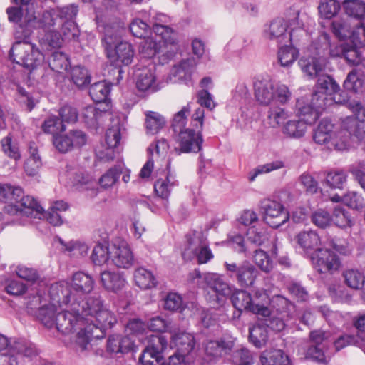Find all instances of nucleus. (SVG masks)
Instances as JSON below:
<instances>
[{
    "label": "nucleus",
    "instance_id": "obj_11",
    "mask_svg": "<svg viewBox=\"0 0 365 365\" xmlns=\"http://www.w3.org/2000/svg\"><path fill=\"white\" fill-rule=\"evenodd\" d=\"M187 247L182 253L185 260H190L197 256L200 264H205L213 258V254L200 232L187 235Z\"/></svg>",
    "mask_w": 365,
    "mask_h": 365
},
{
    "label": "nucleus",
    "instance_id": "obj_7",
    "mask_svg": "<svg viewBox=\"0 0 365 365\" xmlns=\"http://www.w3.org/2000/svg\"><path fill=\"white\" fill-rule=\"evenodd\" d=\"M361 127L357 120L348 116L341 120V128L336 131L329 142L327 148L337 150L348 148L352 138H361Z\"/></svg>",
    "mask_w": 365,
    "mask_h": 365
},
{
    "label": "nucleus",
    "instance_id": "obj_55",
    "mask_svg": "<svg viewBox=\"0 0 365 365\" xmlns=\"http://www.w3.org/2000/svg\"><path fill=\"white\" fill-rule=\"evenodd\" d=\"M197 64V61L195 58H187L173 68V73L179 78H186L190 76Z\"/></svg>",
    "mask_w": 365,
    "mask_h": 365
},
{
    "label": "nucleus",
    "instance_id": "obj_45",
    "mask_svg": "<svg viewBox=\"0 0 365 365\" xmlns=\"http://www.w3.org/2000/svg\"><path fill=\"white\" fill-rule=\"evenodd\" d=\"M56 302L51 300L49 304L43 305L40 307L36 313V317L45 327L48 328L53 327L56 324V317L57 310L56 307Z\"/></svg>",
    "mask_w": 365,
    "mask_h": 365
},
{
    "label": "nucleus",
    "instance_id": "obj_64",
    "mask_svg": "<svg viewBox=\"0 0 365 365\" xmlns=\"http://www.w3.org/2000/svg\"><path fill=\"white\" fill-rule=\"evenodd\" d=\"M346 179L347 175L344 170H332L327 173L326 182L331 187L342 189Z\"/></svg>",
    "mask_w": 365,
    "mask_h": 365
},
{
    "label": "nucleus",
    "instance_id": "obj_48",
    "mask_svg": "<svg viewBox=\"0 0 365 365\" xmlns=\"http://www.w3.org/2000/svg\"><path fill=\"white\" fill-rule=\"evenodd\" d=\"M232 303L239 311L250 312L252 296L245 290L236 289L231 295Z\"/></svg>",
    "mask_w": 365,
    "mask_h": 365
},
{
    "label": "nucleus",
    "instance_id": "obj_5",
    "mask_svg": "<svg viewBox=\"0 0 365 365\" xmlns=\"http://www.w3.org/2000/svg\"><path fill=\"white\" fill-rule=\"evenodd\" d=\"M339 84L328 75H320L318 77L313 93V101H316V106L326 108L332 103H342L346 101L340 93Z\"/></svg>",
    "mask_w": 365,
    "mask_h": 365
},
{
    "label": "nucleus",
    "instance_id": "obj_23",
    "mask_svg": "<svg viewBox=\"0 0 365 365\" xmlns=\"http://www.w3.org/2000/svg\"><path fill=\"white\" fill-rule=\"evenodd\" d=\"M41 14L27 10L24 21L16 29L14 36L16 40H28L34 29H41Z\"/></svg>",
    "mask_w": 365,
    "mask_h": 365
},
{
    "label": "nucleus",
    "instance_id": "obj_21",
    "mask_svg": "<svg viewBox=\"0 0 365 365\" xmlns=\"http://www.w3.org/2000/svg\"><path fill=\"white\" fill-rule=\"evenodd\" d=\"M110 259L118 268L128 269L134 262L133 252L125 241L115 242L110 245Z\"/></svg>",
    "mask_w": 365,
    "mask_h": 365
},
{
    "label": "nucleus",
    "instance_id": "obj_17",
    "mask_svg": "<svg viewBox=\"0 0 365 365\" xmlns=\"http://www.w3.org/2000/svg\"><path fill=\"white\" fill-rule=\"evenodd\" d=\"M175 141L178 144V147L175 149L178 154L197 153L200 150L202 143L201 131L198 130L196 132L193 129L187 128L175 135Z\"/></svg>",
    "mask_w": 365,
    "mask_h": 365
},
{
    "label": "nucleus",
    "instance_id": "obj_4",
    "mask_svg": "<svg viewBox=\"0 0 365 365\" xmlns=\"http://www.w3.org/2000/svg\"><path fill=\"white\" fill-rule=\"evenodd\" d=\"M9 56L14 62L31 71L38 68L44 63L43 54L36 45L27 40H16L10 50Z\"/></svg>",
    "mask_w": 365,
    "mask_h": 365
},
{
    "label": "nucleus",
    "instance_id": "obj_36",
    "mask_svg": "<svg viewBox=\"0 0 365 365\" xmlns=\"http://www.w3.org/2000/svg\"><path fill=\"white\" fill-rule=\"evenodd\" d=\"M292 113L279 106H271L267 115L268 125L273 128H277L286 123L291 117Z\"/></svg>",
    "mask_w": 365,
    "mask_h": 365
},
{
    "label": "nucleus",
    "instance_id": "obj_57",
    "mask_svg": "<svg viewBox=\"0 0 365 365\" xmlns=\"http://www.w3.org/2000/svg\"><path fill=\"white\" fill-rule=\"evenodd\" d=\"M177 185V182L171 178L168 175L165 179L158 180L155 185L154 189L156 194L163 199H167L172 189Z\"/></svg>",
    "mask_w": 365,
    "mask_h": 365
},
{
    "label": "nucleus",
    "instance_id": "obj_1",
    "mask_svg": "<svg viewBox=\"0 0 365 365\" xmlns=\"http://www.w3.org/2000/svg\"><path fill=\"white\" fill-rule=\"evenodd\" d=\"M79 302L80 314L86 324L84 329L87 334L81 336V332H78L75 343L78 350L84 351L91 339L103 338L106 330L111 328L117 319L110 310L104 307L98 295L88 296Z\"/></svg>",
    "mask_w": 365,
    "mask_h": 365
},
{
    "label": "nucleus",
    "instance_id": "obj_51",
    "mask_svg": "<svg viewBox=\"0 0 365 365\" xmlns=\"http://www.w3.org/2000/svg\"><path fill=\"white\" fill-rule=\"evenodd\" d=\"M110 91L108 84L105 81H98L91 85L89 88V95L94 101L101 103L106 101Z\"/></svg>",
    "mask_w": 365,
    "mask_h": 365
},
{
    "label": "nucleus",
    "instance_id": "obj_59",
    "mask_svg": "<svg viewBox=\"0 0 365 365\" xmlns=\"http://www.w3.org/2000/svg\"><path fill=\"white\" fill-rule=\"evenodd\" d=\"M51 69L56 72L61 73L66 71L68 66V58L63 52L55 51L52 53L48 61Z\"/></svg>",
    "mask_w": 365,
    "mask_h": 365
},
{
    "label": "nucleus",
    "instance_id": "obj_22",
    "mask_svg": "<svg viewBox=\"0 0 365 365\" xmlns=\"http://www.w3.org/2000/svg\"><path fill=\"white\" fill-rule=\"evenodd\" d=\"M170 47L168 42L162 40L158 43L153 37L145 38L140 43V53L144 58H150L158 54L164 58L163 61L170 59L174 56L177 51L171 55L168 53Z\"/></svg>",
    "mask_w": 365,
    "mask_h": 365
},
{
    "label": "nucleus",
    "instance_id": "obj_39",
    "mask_svg": "<svg viewBox=\"0 0 365 365\" xmlns=\"http://www.w3.org/2000/svg\"><path fill=\"white\" fill-rule=\"evenodd\" d=\"M355 24L351 18L336 19L331 24L332 32L340 40H350Z\"/></svg>",
    "mask_w": 365,
    "mask_h": 365
},
{
    "label": "nucleus",
    "instance_id": "obj_56",
    "mask_svg": "<svg viewBox=\"0 0 365 365\" xmlns=\"http://www.w3.org/2000/svg\"><path fill=\"white\" fill-rule=\"evenodd\" d=\"M331 218V222L341 228L350 227L354 224L349 212L340 206L335 207Z\"/></svg>",
    "mask_w": 365,
    "mask_h": 365
},
{
    "label": "nucleus",
    "instance_id": "obj_20",
    "mask_svg": "<svg viewBox=\"0 0 365 365\" xmlns=\"http://www.w3.org/2000/svg\"><path fill=\"white\" fill-rule=\"evenodd\" d=\"M58 283H66L68 285L71 297L73 296L77 302H79L81 296L90 293L93 289L95 281L91 275L83 272H77L73 274L71 283L65 281Z\"/></svg>",
    "mask_w": 365,
    "mask_h": 365
},
{
    "label": "nucleus",
    "instance_id": "obj_16",
    "mask_svg": "<svg viewBox=\"0 0 365 365\" xmlns=\"http://www.w3.org/2000/svg\"><path fill=\"white\" fill-rule=\"evenodd\" d=\"M311 259L314 268L320 273L336 271L341 262L338 256L329 249H317Z\"/></svg>",
    "mask_w": 365,
    "mask_h": 365
},
{
    "label": "nucleus",
    "instance_id": "obj_8",
    "mask_svg": "<svg viewBox=\"0 0 365 365\" xmlns=\"http://www.w3.org/2000/svg\"><path fill=\"white\" fill-rule=\"evenodd\" d=\"M9 345L0 350V365H18V355L31 357L36 354L35 346L24 339H8Z\"/></svg>",
    "mask_w": 365,
    "mask_h": 365
},
{
    "label": "nucleus",
    "instance_id": "obj_43",
    "mask_svg": "<svg viewBox=\"0 0 365 365\" xmlns=\"http://www.w3.org/2000/svg\"><path fill=\"white\" fill-rule=\"evenodd\" d=\"M163 307L165 309L170 311H180V312H185V314L192 316L196 314L198 311L197 307H194V304L192 303L190 304V307L195 309L194 312H190V307H182V297L176 294V293H169L167 294L166 297L164 299Z\"/></svg>",
    "mask_w": 365,
    "mask_h": 365
},
{
    "label": "nucleus",
    "instance_id": "obj_33",
    "mask_svg": "<svg viewBox=\"0 0 365 365\" xmlns=\"http://www.w3.org/2000/svg\"><path fill=\"white\" fill-rule=\"evenodd\" d=\"M205 281L207 286L219 295L226 297L231 294V287L220 274L208 273L205 276Z\"/></svg>",
    "mask_w": 365,
    "mask_h": 365
},
{
    "label": "nucleus",
    "instance_id": "obj_40",
    "mask_svg": "<svg viewBox=\"0 0 365 365\" xmlns=\"http://www.w3.org/2000/svg\"><path fill=\"white\" fill-rule=\"evenodd\" d=\"M28 148L29 157L24 163V171L29 176H35L41 166V160L34 142H30Z\"/></svg>",
    "mask_w": 365,
    "mask_h": 365
},
{
    "label": "nucleus",
    "instance_id": "obj_9",
    "mask_svg": "<svg viewBox=\"0 0 365 365\" xmlns=\"http://www.w3.org/2000/svg\"><path fill=\"white\" fill-rule=\"evenodd\" d=\"M4 211L10 215H19L34 219H41L43 209L36 200L30 195H21L15 199L13 204L4 207Z\"/></svg>",
    "mask_w": 365,
    "mask_h": 365
},
{
    "label": "nucleus",
    "instance_id": "obj_61",
    "mask_svg": "<svg viewBox=\"0 0 365 365\" xmlns=\"http://www.w3.org/2000/svg\"><path fill=\"white\" fill-rule=\"evenodd\" d=\"M253 260L256 265L263 272H269L273 268V263L269 256L261 249L255 250Z\"/></svg>",
    "mask_w": 365,
    "mask_h": 365
},
{
    "label": "nucleus",
    "instance_id": "obj_19",
    "mask_svg": "<svg viewBox=\"0 0 365 365\" xmlns=\"http://www.w3.org/2000/svg\"><path fill=\"white\" fill-rule=\"evenodd\" d=\"M86 140V135L83 131L73 130L67 134L54 135L53 143L59 152L66 153L74 147L83 146Z\"/></svg>",
    "mask_w": 365,
    "mask_h": 365
},
{
    "label": "nucleus",
    "instance_id": "obj_37",
    "mask_svg": "<svg viewBox=\"0 0 365 365\" xmlns=\"http://www.w3.org/2000/svg\"><path fill=\"white\" fill-rule=\"evenodd\" d=\"M172 339L177 352L180 354L187 356L195 347V338L191 334L185 332L175 334Z\"/></svg>",
    "mask_w": 365,
    "mask_h": 365
},
{
    "label": "nucleus",
    "instance_id": "obj_42",
    "mask_svg": "<svg viewBox=\"0 0 365 365\" xmlns=\"http://www.w3.org/2000/svg\"><path fill=\"white\" fill-rule=\"evenodd\" d=\"M135 284L141 289H150L157 286L158 281L153 274L144 267H138L134 272Z\"/></svg>",
    "mask_w": 365,
    "mask_h": 365
},
{
    "label": "nucleus",
    "instance_id": "obj_31",
    "mask_svg": "<svg viewBox=\"0 0 365 365\" xmlns=\"http://www.w3.org/2000/svg\"><path fill=\"white\" fill-rule=\"evenodd\" d=\"M334 125L330 120L327 118L322 119L314 133L313 138L315 143L327 146L329 142L332 139V136L336 132L334 131Z\"/></svg>",
    "mask_w": 365,
    "mask_h": 365
},
{
    "label": "nucleus",
    "instance_id": "obj_2",
    "mask_svg": "<svg viewBox=\"0 0 365 365\" xmlns=\"http://www.w3.org/2000/svg\"><path fill=\"white\" fill-rule=\"evenodd\" d=\"M51 300L56 302L59 306L63 304L68 305V309L58 312L56 317V328L65 335L73 334L71 338V344L76 351H81L77 349L75 343L76 336L78 332H81V336L87 334L84 327H86L85 322L80 314V302H77L73 296L71 298V289L66 283L53 284L49 289Z\"/></svg>",
    "mask_w": 365,
    "mask_h": 365
},
{
    "label": "nucleus",
    "instance_id": "obj_12",
    "mask_svg": "<svg viewBox=\"0 0 365 365\" xmlns=\"http://www.w3.org/2000/svg\"><path fill=\"white\" fill-rule=\"evenodd\" d=\"M224 265L228 275L235 277L237 284L243 287L252 286L258 275L257 269L247 261L240 264L225 262Z\"/></svg>",
    "mask_w": 365,
    "mask_h": 365
},
{
    "label": "nucleus",
    "instance_id": "obj_41",
    "mask_svg": "<svg viewBox=\"0 0 365 365\" xmlns=\"http://www.w3.org/2000/svg\"><path fill=\"white\" fill-rule=\"evenodd\" d=\"M133 341L128 336L120 335H112L108 339L107 349L111 353H126L129 351L133 346Z\"/></svg>",
    "mask_w": 365,
    "mask_h": 365
},
{
    "label": "nucleus",
    "instance_id": "obj_25",
    "mask_svg": "<svg viewBox=\"0 0 365 365\" xmlns=\"http://www.w3.org/2000/svg\"><path fill=\"white\" fill-rule=\"evenodd\" d=\"M233 347L234 340L232 339L210 340L205 344V352L212 359H218L230 354Z\"/></svg>",
    "mask_w": 365,
    "mask_h": 365
},
{
    "label": "nucleus",
    "instance_id": "obj_15",
    "mask_svg": "<svg viewBox=\"0 0 365 365\" xmlns=\"http://www.w3.org/2000/svg\"><path fill=\"white\" fill-rule=\"evenodd\" d=\"M135 85L138 91L155 93L162 88V85L157 79L155 65H149L138 68L135 73Z\"/></svg>",
    "mask_w": 365,
    "mask_h": 365
},
{
    "label": "nucleus",
    "instance_id": "obj_46",
    "mask_svg": "<svg viewBox=\"0 0 365 365\" xmlns=\"http://www.w3.org/2000/svg\"><path fill=\"white\" fill-rule=\"evenodd\" d=\"M166 124L165 118L159 113L145 112V128L148 134L158 133Z\"/></svg>",
    "mask_w": 365,
    "mask_h": 365
},
{
    "label": "nucleus",
    "instance_id": "obj_49",
    "mask_svg": "<svg viewBox=\"0 0 365 365\" xmlns=\"http://www.w3.org/2000/svg\"><path fill=\"white\" fill-rule=\"evenodd\" d=\"M346 284L351 289H360L365 282V277L362 272L355 269H349L343 272Z\"/></svg>",
    "mask_w": 365,
    "mask_h": 365
},
{
    "label": "nucleus",
    "instance_id": "obj_24",
    "mask_svg": "<svg viewBox=\"0 0 365 365\" xmlns=\"http://www.w3.org/2000/svg\"><path fill=\"white\" fill-rule=\"evenodd\" d=\"M315 104L316 101H313V94L310 100L301 98L297 101L296 108L297 114L307 123L311 124L314 123L319 118L321 110L325 109V108H318Z\"/></svg>",
    "mask_w": 365,
    "mask_h": 365
},
{
    "label": "nucleus",
    "instance_id": "obj_35",
    "mask_svg": "<svg viewBox=\"0 0 365 365\" xmlns=\"http://www.w3.org/2000/svg\"><path fill=\"white\" fill-rule=\"evenodd\" d=\"M101 282L106 289L114 292L122 289L125 284V279L120 273L110 271L101 272Z\"/></svg>",
    "mask_w": 365,
    "mask_h": 365
},
{
    "label": "nucleus",
    "instance_id": "obj_47",
    "mask_svg": "<svg viewBox=\"0 0 365 365\" xmlns=\"http://www.w3.org/2000/svg\"><path fill=\"white\" fill-rule=\"evenodd\" d=\"M346 14L349 16L363 21L365 19V4L359 0H346L344 2Z\"/></svg>",
    "mask_w": 365,
    "mask_h": 365
},
{
    "label": "nucleus",
    "instance_id": "obj_63",
    "mask_svg": "<svg viewBox=\"0 0 365 365\" xmlns=\"http://www.w3.org/2000/svg\"><path fill=\"white\" fill-rule=\"evenodd\" d=\"M41 128L44 133L52 134L53 136L56 135V134L58 132H63L66 130V127L62 121L54 115L46 118L43 121Z\"/></svg>",
    "mask_w": 365,
    "mask_h": 365
},
{
    "label": "nucleus",
    "instance_id": "obj_32",
    "mask_svg": "<svg viewBox=\"0 0 365 365\" xmlns=\"http://www.w3.org/2000/svg\"><path fill=\"white\" fill-rule=\"evenodd\" d=\"M297 244L307 252H314L320 245V238L318 234L313 230L300 232L297 236Z\"/></svg>",
    "mask_w": 365,
    "mask_h": 365
},
{
    "label": "nucleus",
    "instance_id": "obj_26",
    "mask_svg": "<svg viewBox=\"0 0 365 365\" xmlns=\"http://www.w3.org/2000/svg\"><path fill=\"white\" fill-rule=\"evenodd\" d=\"M287 22L283 18H277L264 26L263 36L269 41L282 42L287 38Z\"/></svg>",
    "mask_w": 365,
    "mask_h": 365
},
{
    "label": "nucleus",
    "instance_id": "obj_62",
    "mask_svg": "<svg viewBox=\"0 0 365 365\" xmlns=\"http://www.w3.org/2000/svg\"><path fill=\"white\" fill-rule=\"evenodd\" d=\"M269 239L268 234L262 229H257L252 227L247 232V241L248 245L262 246Z\"/></svg>",
    "mask_w": 365,
    "mask_h": 365
},
{
    "label": "nucleus",
    "instance_id": "obj_29",
    "mask_svg": "<svg viewBox=\"0 0 365 365\" xmlns=\"http://www.w3.org/2000/svg\"><path fill=\"white\" fill-rule=\"evenodd\" d=\"M307 130V123L302 119L288 120L282 127L283 135L292 139L303 138Z\"/></svg>",
    "mask_w": 365,
    "mask_h": 365
},
{
    "label": "nucleus",
    "instance_id": "obj_52",
    "mask_svg": "<svg viewBox=\"0 0 365 365\" xmlns=\"http://www.w3.org/2000/svg\"><path fill=\"white\" fill-rule=\"evenodd\" d=\"M364 83V76L361 70L353 69L347 76L344 83V86L354 92L362 88Z\"/></svg>",
    "mask_w": 365,
    "mask_h": 365
},
{
    "label": "nucleus",
    "instance_id": "obj_53",
    "mask_svg": "<svg viewBox=\"0 0 365 365\" xmlns=\"http://www.w3.org/2000/svg\"><path fill=\"white\" fill-rule=\"evenodd\" d=\"M168 341L162 335H151L148 339V344L144 350L148 351L157 356H163L167 349Z\"/></svg>",
    "mask_w": 365,
    "mask_h": 365
},
{
    "label": "nucleus",
    "instance_id": "obj_3",
    "mask_svg": "<svg viewBox=\"0 0 365 365\" xmlns=\"http://www.w3.org/2000/svg\"><path fill=\"white\" fill-rule=\"evenodd\" d=\"M254 94L257 102L262 106H269L273 102L287 104L292 97L288 86L271 79H257L254 83Z\"/></svg>",
    "mask_w": 365,
    "mask_h": 365
},
{
    "label": "nucleus",
    "instance_id": "obj_28",
    "mask_svg": "<svg viewBox=\"0 0 365 365\" xmlns=\"http://www.w3.org/2000/svg\"><path fill=\"white\" fill-rule=\"evenodd\" d=\"M269 303L270 299L267 292L263 289H256L252 297L250 312L259 318L266 317L269 314V309L267 307Z\"/></svg>",
    "mask_w": 365,
    "mask_h": 365
},
{
    "label": "nucleus",
    "instance_id": "obj_13",
    "mask_svg": "<svg viewBox=\"0 0 365 365\" xmlns=\"http://www.w3.org/2000/svg\"><path fill=\"white\" fill-rule=\"evenodd\" d=\"M331 333L322 329H317L311 331L309 334V341L311 343L310 346L307 349L306 356L319 363L327 364V359L324 347L329 341Z\"/></svg>",
    "mask_w": 365,
    "mask_h": 365
},
{
    "label": "nucleus",
    "instance_id": "obj_18",
    "mask_svg": "<svg viewBox=\"0 0 365 365\" xmlns=\"http://www.w3.org/2000/svg\"><path fill=\"white\" fill-rule=\"evenodd\" d=\"M168 21L169 18L167 16L158 14L154 17L153 29L156 36L168 43L170 47L168 53L171 55L174 51H178V46L177 34L170 27L165 25Z\"/></svg>",
    "mask_w": 365,
    "mask_h": 365
},
{
    "label": "nucleus",
    "instance_id": "obj_14",
    "mask_svg": "<svg viewBox=\"0 0 365 365\" xmlns=\"http://www.w3.org/2000/svg\"><path fill=\"white\" fill-rule=\"evenodd\" d=\"M261 208L264 213V220L272 227H279L289 218L288 212L277 201L264 200L262 202Z\"/></svg>",
    "mask_w": 365,
    "mask_h": 365
},
{
    "label": "nucleus",
    "instance_id": "obj_60",
    "mask_svg": "<svg viewBox=\"0 0 365 365\" xmlns=\"http://www.w3.org/2000/svg\"><path fill=\"white\" fill-rule=\"evenodd\" d=\"M110 246L96 245L92 251L91 258L96 265H102L110 259Z\"/></svg>",
    "mask_w": 365,
    "mask_h": 365
},
{
    "label": "nucleus",
    "instance_id": "obj_50",
    "mask_svg": "<svg viewBox=\"0 0 365 365\" xmlns=\"http://www.w3.org/2000/svg\"><path fill=\"white\" fill-rule=\"evenodd\" d=\"M249 339L250 342L257 348L264 346L268 339L267 329L259 324L253 325L250 327Z\"/></svg>",
    "mask_w": 365,
    "mask_h": 365
},
{
    "label": "nucleus",
    "instance_id": "obj_6",
    "mask_svg": "<svg viewBox=\"0 0 365 365\" xmlns=\"http://www.w3.org/2000/svg\"><path fill=\"white\" fill-rule=\"evenodd\" d=\"M272 310L264 317H259L265 321L266 325L274 331L279 332L284 329L287 322L293 318L294 306L282 296H277L272 299Z\"/></svg>",
    "mask_w": 365,
    "mask_h": 365
},
{
    "label": "nucleus",
    "instance_id": "obj_27",
    "mask_svg": "<svg viewBox=\"0 0 365 365\" xmlns=\"http://www.w3.org/2000/svg\"><path fill=\"white\" fill-rule=\"evenodd\" d=\"M285 21L290 29L289 40L294 42L305 33L304 29V19L299 10L290 9L286 14Z\"/></svg>",
    "mask_w": 365,
    "mask_h": 365
},
{
    "label": "nucleus",
    "instance_id": "obj_58",
    "mask_svg": "<svg viewBox=\"0 0 365 365\" xmlns=\"http://www.w3.org/2000/svg\"><path fill=\"white\" fill-rule=\"evenodd\" d=\"M22 194V189L20 187H15L11 185H0V202L13 204L15 199Z\"/></svg>",
    "mask_w": 365,
    "mask_h": 365
},
{
    "label": "nucleus",
    "instance_id": "obj_34",
    "mask_svg": "<svg viewBox=\"0 0 365 365\" xmlns=\"http://www.w3.org/2000/svg\"><path fill=\"white\" fill-rule=\"evenodd\" d=\"M299 64L302 71L310 78L319 77L325 66V59L321 57L301 58Z\"/></svg>",
    "mask_w": 365,
    "mask_h": 365
},
{
    "label": "nucleus",
    "instance_id": "obj_10",
    "mask_svg": "<svg viewBox=\"0 0 365 365\" xmlns=\"http://www.w3.org/2000/svg\"><path fill=\"white\" fill-rule=\"evenodd\" d=\"M105 32L104 41L108 58L117 66L120 62L123 65L130 64L134 56L132 46L127 42H120L115 45L117 36L113 37L108 29Z\"/></svg>",
    "mask_w": 365,
    "mask_h": 365
},
{
    "label": "nucleus",
    "instance_id": "obj_44",
    "mask_svg": "<svg viewBox=\"0 0 365 365\" xmlns=\"http://www.w3.org/2000/svg\"><path fill=\"white\" fill-rule=\"evenodd\" d=\"M260 360L262 365H289L288 356L280 349L264 351Z\"/></svg>",
    "mask_w": 365,
    "mask_h": 365
},
{
    "label": "nucleus",
    "instance_id": "obj_54",
    "mask_svg": "<svg viewBox=\"0 0 365 365\" xmlns=\"http://www.w3.org/2000/svg\"><path fill=\"white\" fill-rule=\"evenodd\" d=\"M298 51L292 46H285L279 48L277 59L282 67L290 66L297 58Z\"/></svg>",
    "mask_w": 365,
    "mask_h": 365
},
{
    "label": "nucleus",
    "instance_id": "obj_38",
    "mask_svg": "<svg viewBox=\"0 0 365 365\" xmlns=\"http://www.w3.org/2000/svg\"><path fill=\"white\" fill-rule=\"evenodd\" d=\"M68 209V205L63 200L53 202L46 212H43L42 217L53 226H60L63 224L61 213Z\"/></svg>",
    "mask_w": 365,
    "mask_h": 365
},
{
    "label": "nucleus",
    "instance_id": "obj_30",
    "mask_svg": "<svg viewBox=\"0 0 365 365\" xmlns=\"http://www.w3.org/2000/svg\"><path fill=\"white\" fill-rule=\"evenodd\" d=\"M108 104H99L98 106H88L83 108L82 117L85 123L91 128H96L98 121L109 109Z\"/></svg>",
    "mask_w": 365,
    "mask_h": 365
}]
</instances>
